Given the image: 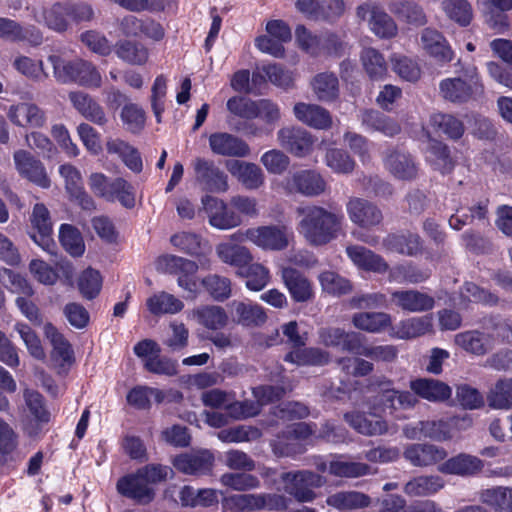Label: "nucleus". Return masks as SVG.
<instances>
[{"mask_svg": "<svg viewBox=\"0 0 512 512\" xmlns=\"http://www.w3.org/2000/svg\"><path fill=\"white\" fill-rule=\"evenodd\" d=\"M296 213L300 218L297 231L312 246H324L342 232L344 215L338 208L307 205L298 207Z\"/></svg>", "mask_w": 512, "mask_h": 512, "instance_id": "obj_1", "label": "nucleus"}, {"mask_svg": "<svg viewBox=\"0 0 512 512\" xmlns=\"http://www.w3.org/2000/svg\"><path fill=\"white\" fill-rule=\"evenodd\" d=\"M467 79L460 76L447 77L439 82V95L447 102L462 105L484 95V84L476 66L463 70Z\"/></svg>", "mask_w": 512, "mask_h": 512, "instance_id": "obj_2", "label": "nucleus"}, {"mask_svg": "<svg viewBox=\"0 0 512 512\" xmlns=\"http://www.w3.org/2000/svg\"><path fill=\"white\" fill-rule=\"evenodd\" d=\"M24 406L21 411V426L29 437H37L50 421V413L45 407L42 395L32 389L23 392Z\"/></svg>", "mask_w": 512, "mask_h": 512, "instance_id": "obj_3", "label": "nucleus"}, {"mask_svg": "<svg viewBox=\"0 0 512 512\" xmlns=\"http://www.w3.org/2000/svg\"><path fill=\"white\" fill-rule=\"evenodd\" d=\"M283 490L298 502H312L316 498L313 488L321 487L324 478L309 470L286 472L281 475Z\"/></svg>", "mask_w": 512, "mask_h": 512, "instance_id": "obj_4", "label": "nucleus"}, {"mask_svg": "<svg viewBox=\"0 0 512 512\" xmlns=\"http://www.w3.org/2000/svg\"><path fill=\"white\" fill-rule=\"evenodd\" d=\"M370 386L380 391L377 403L372 406L375 411H389L394 414L398 409H409L415 406L417 399L410 392L398 391L393 388V383L386 377H375Z\"/></svg>", "mask_w": 512, "mask_h": 512, "instance_id": "obj_5", "label": "nucleus"}, {"mask_svg": "<svg viewBox=\"0 0 512 512\" xmlns=\"http://www.w3.org/2000/svg\"><path fill=\"white\" fill-rule=\"evenodd\" d=\"M26 10L32 20L55 32L63 33L69 28L70 2H54L48 5L35 3L28 5Z\"/></svg>", "mask_w": 512, "mask_h": 512, "instance_id": "obj_6", "label": "nucleus"}, {"mask_svg": "<svg viewBox=\"0 0 512 512\" xmlns=\"http://www.w3.org/2000/svg\"><path fill=\"white\" fill-rule=\"evenodd\" d=\"M315 425L305 422L292 424L278 435L272 442V449L279 457H294L305 452V447L299 441L306 440L315 432Z\"/></svg>", "mask_w": 512, "mask_h": 512, "instance_id": "obj_7", "label": "nucleus"}, {"mask_svg": "<svg viewBox=\"0 0 512 512\" xmlns=\"http://www.w3.org/2000/svg\"><path fill=\"white\" fill-rule=\"evenodd\" d=\"M356 16L362 21H367L369 29L379 38H393L398 33L396 22L375 2L367 1L357 6Z\"/></svg>", "mask_w": 512, "mask_h": 512, "instance_id": "obj_8", "label": "nucleus"}, {"mask_svg": "<svg viewBox=\"0 0 512 512\" xmlns=\"http://www.w3.org/2000/svg\"><path fill=\"white\" fill-rule=\"evenodd\" d=\"M195 181L203 191L224 193L229 189L228 176L214 161L202 157L193 160Z\"/></svg>", "mask_w": 512, "mask_h": 512, "instance_id": "obj_9", "label": "nucleus"}, {"mask_svg": "<svg viewBox=\"0 0 512 512\" xmlns=\"http://www.w3.org/2000/svg\"><path fill=\"white\" fill-rule=\"evenodd\" d=\"M247 239L263 250L280 251L289 245L291 233L284 225H264L247 229Z\"/></svg>", "mask_w": 512, "mask_h": 512, "instance_id": "obj_10", "label": "nucleus"}, {"mask_svg": "<svg viewBox=\"0 0 512 512\" xmlns=\"http://www.w3.org/2000/svg\"><path fill=\"white\" fill-rule=\"evenodd\" d=\"M284 189L291 194H301L306 197H315L324 193L326 182L314 170H300L289 174L283 180Z\"/></svg>", "mask_w": 512, "mask_h": 512, "instance_id": "obj_11", "label": "nucleus"}, {"mask_svg": "<svg viewBox=\"0 0 512 512\" xmlns=\"http://www.w3.org/2000/svg\"><path fill=\"white\" fill-rule=\"evenodd\" d=\"M31 228L30 237L44 251L53 254L56 244L52 238L53 224L50 212L42 203L34 205L30 216Z\"/></svg>", "mask_w": 512, "mask_h": 512, "instance_id": "obj_12", "label": "nucleus"}, {"mask_svg": "<svg viewBox=\"0 0 512 512\" xmlns=\"http://www.w3.org/2000/svg\"><path fill=\"white\" fill-rule=\"evenodd\" d=\"M209 224L219 230H230L242 224V217L216 197L205 195L201 199Z\"/></svg>", "mask_w": 512, "mask_h": 512, "instance_id": "obj_13", "label": "nucleus"}, {"mask_svg": "<svg viewBox=\"0 0 512 512\" xmlns=\"http://www.w3.org/2000/svg\"><path fill=\"white\" fill-rule=\"evenodd\" d=\"M43 330L52 346L50 353L52 366L59 374L66 373L74 363V353L70 343L52 323H46Z\"/></svg>", "mask_w": 512, "mask_h": 512, "instance_id": "obj_14", "label": "nucleus"}, {"mask_svg": "<svg viewBox=\"0 0 512 512\" xmlns=\"http://www.w3.org/2000/svg\"><path fill=\"white\" fill-rule=\"evenodd\" d=\"M279 145L292 155L302 158L311 154L316 138L307 130L287 126L277 132Z\"/></svg>", "mask_w": 512, "mask_h": 512, "instance_id": "obj_15", "label": "nucleus"}, {"mask_svg": "<svg viewBox=\"0 0 512 512\" xmlns=\"http://www.w3.org/2000/svg\"><path fill=\"white\" fill-rule=\"evenodd\" d=\"M422 51L440 64L450 63L455 53L446 37L437 29L426 27L419 34Z\"/></svg>", "mask_w": 512, "mask_h": 512, "instance_id": "obj_16", "label": "nucleus"}, {"mask_svg": "<svg viewBox=\"0 0 512 512\" xmlns=\"http://www.w3.org/2000/svg\"><path fill=\"white\" fill-rule=\"evenodd\" d=\"M346 212L353 224L365 229L379 226L383 221L381 209L360 197L349 198L346 203Z\"/></svg>", "mask_w": 512, "mask_h": 512, "instance_id": "obj_17", "label": "nucleus"}, {"mask_svg": "<svg viewBox=\"0 0 512 512\" xmlns=\"http://www.w3.org/2000/svg\"><path fill=\"white\" fill-rule=\"evenodd\" d=\"M497 333V327L492 332L479 330L464 331L454 336V344L467 353L482 356L492 350L496 340L501 338Z\"/></svg>", "mask_w": 512, "mask_h": 512, "instance_id": "obj_18", "label": "nucleus"}, {"mask_svg": "<svg viewBox=\"0 0 512 512\" xmlns=\"http://www.w3.org/2000/svg\"><path fill=\"white\" fill-rule=\"evenodd\" d=\"M13 160L21 177L41 188L50 187L51 181L43 163L30 152L23 149L16 150L13 154Z\"/></svg>", "mask_w": 512, "mask_h": 512, "instance_id": "obj_19", "label": "nucleus"}, {"mask_svg": "<svg viewBox=\"0 0 512 512\" xmlns=\"http://www.w3.org/2000/svg\"><path fill=\"white\" fill-rule=\"evenodd\" d=\"M117 492L138 504H148L155 496L154 489L147 484L138 471L121 477L116 484Z\"/></svg>", "mask_w": 512, "mask_h": 512, "instance_id": "obj_20", "label": "nucleus"}, {"mask_svg": "<svg viewBox=\"0 0 512 512\" xmlns=\"http://www.w3.org/2000/svg\"><path fill=\"white\" fill-rule=\"evenodd\" d=\"M283 501L282 497L270 494H232L222 498L224 510L232 512H252L271 506L273 500Z\"/></svg>", "mask_w": 512, "mask_h": 512, "instance_id": "obj_21", "label": "nucleus"}, {"mask_svg": "<svg viewBox=\"0 0 512 512\" xmlns=\"http://www.w3.org/2000/svg\"><path fill=\"white\" fill-rule=\"evenodd\" d=\"M379 411L370 408L369 413L354 411L344 415L345 421L358 433L366 436L383 435L388 432V423L381 416Z\"/></svg>", "mask_w": 512, "mask_h": 512, "instance_id": "obj_22", "label": "nucleus"}, {"mask_svg": "<svg viewBox=\"0 0 512 512\" xmlns=\"http://www.w3.org/2000/svg\"><path fill=\"white\" fill-rule=\"evenodd\" d=\"M209 147L215 155L225 157H247L251 149L240 137L227 132H215L209 136Z\"/></svg>", "mask_w": 512, "mask_h": 512, "instance_id": "obj_23", "label": "nucleus"}, {"mask_svg": "<svg viewBox=\"0 0 512 512\" xmlns=\"http://www.w3.org/2000/svg\"><path fill=\"white\" fill-rule=\"evenodd\" d=\"M447 451L434 444L414 443L409 444L404 452V458L415 467L433 466L447 457Z\"/></svg>", "mask_w": 512, "mask_h": 512, "instance_id": "obj_24", "label": "nucleus"}, {"mask_svg": "<svg viewBox=\"0 0 512 512\" xmlns=\"http://www.w3.org/2000/svg\"><path fill=\"white\" fill-rule=\"evenodd\" d=\"M213 464L214 456L207 449L184 453L174 459L175 468L189 475L207 474L211 472Z\"/></svg>", "mask_w": 512, "mask_h": 512, "instance_id": "obj_25", "label": "nucleus"}, {"mask_svg": "<svg viewBox=\"0 0 512 512\" xmlns=\"http://www.w3.org/2000/svg\"><path fill=\"white\" fill-rule=\"evenodd\" d=\"M6 115L11 123L19 127L41 128L46 124L45 112L33 103L12 104Z\"/></svg>", "mask_w": 512, "mask_h": 512, "instance_id": "obj_26", "label": "nucleus"}, {"mask_svg": "<svg viewBox=\"0 0 512 512\" xmlns=\"http://www.w3.org/2000/svg\"><path fill=\"white\" fill-rule=\"evenodd\" d=\"M385 169L395 178L411 180L418 172L414 158L402 150H389L383 159Z\"/></svg>", "mask_w": 512, "mask_h": 512, "instance_id": "obj_27", "label": "nucleus"}, {"mask_svg": "<svg viewBox=\"0 0 512 512\" xmlns=\"http://www.w3.org/2000/svg\"><path fill=\"white\" fill-rule=\"evenodd\" d=\"M391 297L397 307L410 313L427 312L435 306V299L431 295L415 289L397 290Z\"/></svg>", "mask_w": 512, "mask_h": 512, "instance_id": "obj_28", "label": "nucleus"}, {"mask_svg": "<svg viewBox=\"0 0 512 512\" xmlns=\"http://www.w3.org/2000/svg\"><path fill=\"white\" fill-rule=\"evenodd\" d=\"M293 113L298 121L314 129L327 130L333 124L330 112L317 104L296 103L293 107Z\"/></svg>", "mask_w": 512, "mask_h": 512, "instance_id": "obj_29", "label": "nucleus"}, {"mask_svg": "<svg viewBox=\"0 0 512 512\" xmlns=\"http://www.w3.org/2000/svg\"><path fill=\"white\" fill-rule=\"evenodd\" d=\"M225 167L246 189L256 190L264 184V173L255 163L234 159L226 161Z\"/></svg>", "mask_w": 512, "mask_h": 512, "instance_id": "obj_30", "label": "nucleus"}, {"mask_svg": "<svg viewBox=\"0 0 512 512\" xmlns=\"http://www.w3.org/2000/svg\"><path fill=\"white\" fill-rule=\"evenodd\" d=\"M229 309L233 322L238 325L256 327L267 320L263 307L251 301L234 300L229 304Z\"/></svg>", "mask_w": 512, "mask_h": 512, "instance_id": "obj_31", "label": "nucleus"}, {"mask_svg": "<svg viewBox=\"0 0 512 512\" xmlns=\"http://www.w3.org/2000/svg\"><path fill=\"white\" fill-rule=\"evenodd\" d=\"M282 281L295 302H309L314 298L312 283L298 270L284 267L281 270Z\"/></svg>", "mask_w": 512, "mask_h": 512, "instance_id": "obj_32", "label": "nucleus"}, {"mask_svg": "<svg viewBox=\"0 0 512 512\" xmlns=\"http://www.w3.org/2000/svg\"><path fill=\"white\" fill-rule=\"evenodd\" d=\"M432 332L433 317L428 314L399 321L392 329V336L402 340H411Z\"/></svg>", "mask_w": 512, "mask_h": 512, "instance_id": "obj_33", "label": "nucleus"}, {"mask_svg": "<svg viewBox=\"0 0 512 512\" xmlns=\"http://www.w3.org/2000/svg\"><path fill=\"white\" fill-rule=\"evenodd\" d=\"M68 98L73 107L87 120L100 126L107 123L104 109L89 94L82 91H72L68 94Z\"/></svg>", "mask_w": 512, "mask_h": 512, "instance_id": "obj_34", "label": "nucleus"}, {"mask_svg": "<svg viewBox=\"0 0 512 512\" xmlns=\"http://www.w3.org/2000/svg\"><path fill=\"white\" fill-rule=\"evenodd\" d=\"M349 259L359 269L374 273H385L389 270L387 262L378 254L360 245H350L346 248Z\"/></svg>", "mask_w": 512, "mask_h": 512, "instance_id": "obj_35", "label": "nucleus"}, {"mask_svg": "<svg viewBox=\"0 0 512 512\" xmlns=\"http://www.w3.org/2000/svg\"><path fill=\"white\" fill-rule=\"evenodd\" d=\"M483 462L476 456L461 453L446 460L438 466V471L444 474L472 476L480 472Z\"/></svg>", "mask_w": 512, "mask_h": 512, "instance_id": "obj_36", "label": "nucleus"}, {"mask_svg": "<svg viewBox=\"0 0 512 512\" xmlns=\"http://www.w3.org/2000/svg\"><path fill=\"white\" fill-rule=\"evenodd\" d=\"M389 9L398 20L408 25L422 27L428 23L424 8L415 1L396 0L390 4Z\"/></svg>", "mask_w": 512, "mask_h": 512, "instance_id": "obj_37", "label": "nucleus"}, {"mask_svg": "<svg viewBox=\"0 0 512 512\" xmlns=\"http://www.w3.org/2000/svg\"><path fill=\"white\" fill-rule=\"evenodd\" d=\"M215 252L219 260L229 266L241 270L253 261L249 248L232 242H221L216 245Z\"/></svg>", "mask_w": 512, "mask_h": 512, "instance_id": "obj_38", "label": "nucleus"}, {"mask_svg": "<svg viewBox=\"0 0 512 512\" xmlns=\"http://www.w3.org/2000/svg\"><path fill=\"white\" fill-rule=\"evenodd\" d=\"M370 503V497L358 491H340L326 498V504L340 512L363 509L368 507Z\"/></svg>", "mask_w": 512, "mask_h": 512, "instance_id": "obj_39", "label": "nucleus"}, {"mask_svg": "<svg viewBox=\"0 0 512 512\" xmlns=\"http://www.w3.org/2000/svg\"><path fill=\"white\" fill-rule=\"evenodd\" d=\"M383 247L390 252L415 256L422 251V241L414 233L390 234L383 239Z\"/></svg>", "mask_w": 512, "mask_h": 512, "instance_id": "obj_40", "label": "nucleus"}, {"mask_svg": "<svg viewBox=\"0 0 512 512\" xmlns=\"http://www.w3.org/2000/svg\"><path fill=\"white\" fill-rule=\"evenodd\" d=\"M410 388L416 395L431 402L445 401L450 398L452 393L447 384L427 378L411 381Z\"/></svg>", "mask_w": 512, "mask_h": 512, "instance_id": "obj_41", "label": "nucleus"}, {"mask_svg": "<svg viewBox=\"0 0 512 512\" xmlns=\"http://www.w3.org/2000/svg\"><path fill=\"white\" fill-rule=\"evenodd\" d=\"M146 307L154 316L175 315L184 308L181 299L166 291H159L146 299Z\"/></svg>", "mask_w": 512, "mask_h": 512, "instance_id": "obj_42", "label": "nucleus"}, {"mask_svg": "<svg viewBox=\"0 0 512 512\" xmlns=\"http://www.w3.org/2000/svg\"><path fill=\"white\" fill-rule=\"evenodd\" d=\"M445 486V481L438 475H420L409 480L404 486V493L409 497L430 496Z\"/></svg>", "mask_w": 512, "mask_h": 512, "instance_id": "obj_43", "label": "nucleus"}, {"mask_svg": "<svg viewBox=\"0 0 512 512\" xmlns=\"http://www.w3.org/2000/svg\"><path fill=\"white\" fill-rule=\"evenodd\" d=\"M362 125L371 131H378L387 137H393L400 133V124L379 111L368 110L361 115Z\"/></svg>", "mask_w": 512, "mask_h": 512, "instance_id": "obj_44", "label": "nucleus"}, {"mask_svg": "<svg viewBox=\"0 0 512 512\" xmlns=\"http://www.w3.org/2000/svg\"><path fill=\"white\" fill-rule=\"evenodd\" d=\"M353 325L369 333H380L392 324L390 314L385 312H358L352 317Z\"/></svg>", "mask_w": 512, "mask_h": 512, "instance_id": "obj_45", "label": "nucleus"}, {"mask_svg": "<svg viewBox=\"0 0 512 512\" xmlns=\"http://www.w3.org/2000/svg\"><path fill=\"white\" fill-rule=\"evenodd\" d=\"M12 67L23 77L36 83L45 81L49 76L42 60L22 54L14 57Z\"/></svg>", "mask_w": 512, "mask_h": 512, "instance_id": "obj_46", "label": "nucleus"}, {"mask_svg": "<svg viewBox=\"0 0 512 512\" xmlns=\"http://www.w3.org/2000/svg\"><path fill=\"white\" fill-rule=\"evenodd\" d=\"M107 152L118 155L124 164L133 172L142 171L143 164L136 148L121 139H109L106 142Z\"/></svg>", "mask_w": 512, "mask_h": 512, "instance_id": "obj_47", "label": "nucleus"}, {"mask_svg": "<svg viewBox=\"0 0 512 512\" xmlns=\"http://www.w3.org/2000/svg\"><path fill=\"white\" fill-rule=\"evenodd\" d=\"M486 400L489 407L499 410L512 408V378H501L489 389Z\"/></svg>", "mask_w": 512, "mask_h": 512, "instance_id": "obj_48", "label": "nucleus"}, {"mask_svg": "<svg viewBox=\"0 0 512 512\" xmlns=\"http://www.w3.org/2000/svg\"><path fill=\"white\" fill-rule=\"evenodd\" d=\"M312 90L318 100L329 102L338 97L339 81L331 72L318 73L311 80Z\"/></svg>", "mask_w": 512, "mask_h": 512, "instance_id": "obj_49", "label": "nucleus"}, {"mask_svg": "<svg viewBox=\"0 0 512 512\" xmlns=\"http://www.w3.org/2000/svg\"><path fill=\"white\" fill-rule=\"evenodd\" d=\"M191 316L199 324L212 330L221 329L228 322V315L224 308L216 305L198 307L191 312Z\"/></svg>", "mask_w": 512, "mask_h": 512, "instance_id": "obj_50", "label": "nucleus"}, {"mask_svg": "<svg viewBox=\"0 0 512 512\" xmlns=\"http://www.w3.org/2000/svg\"><path fill=\"white\" fill-rule=\"evenodd\" d=\"M363 69L371 80H382L388 72L384 56L376 49L364 48L360 55Z\"/></svg>", "mask_w": 512, "mask_h": 512, "instance_id": "obj_51", "label": "nucleus"}, {"mask_svg": "<svg viewBox=\"0 0 512 512\" xmlns=\"http://www.w3.org/2000/svg\"><path fill=\"white\" fill-rule=\"evenodd\" d=\"M237 275L246 279V287L251 291H261L270 282V271L261 263L250 262L237 270Z\"/></svg>", "mask_w": 512, "mask_h": 512, "instance_id": "obj_52", "label": "nucleus"}, {"mask_svg": "<svg viewBox=\"0 0 512 512\" xmlns=\"http://www.w3.org/2000/svg\"><path fill=\"white\" fill-rule=\"evenodd\" d=\"M480 500L497 512H512V488L493 487L483 490Z\"/></svg>", "mask_w": 512, "mask_h": 512, "instance_id": "obj_53", "label": "nucleus"}, {"mask_svg": "<svg viewBox=\"0 0 512 512\" xmlns=\"http://www.w3.org/2000/svg\"><path fill=\"white\" fill-rule=\"evenodd\" d=\"M198 268L199 266L196 262L180 257L174 274L177 276L178 286L194 296L198 293V281L195 276Z\"/></svg>", "mask_w": 512, "mask_h": 512, "instance_id": "obj_54", "label": "nucleus"}, {"mask_svg": "<svg viewBox=\"0 0 512 512\" xmlns=\"http://www.w3.org/2000/svg\"><path fill=\"white\" fill-rule=\"evenodd\" d=\"M329 354L319 348H300L285 356V361L298 366L325 365L329 362Z\"/></svg>", "mask_w": 512, "mask_h": 512, "instance_id": "obj_55", "label": "nucleus"}, {"mask_svg": "<svg viewBox=\"0 0 512 512\" xmlns=\"http://www.w3.org/2000/svg\"><path fill=\"white\" fill-rule=\"evenodd\" d=\"M430 122L437 131L453 140L461 138L465 131L463 122L452 114L435 113Z\"/></svg>", "mask_w": 512, "mask_h": 512, "instance_id": "obj_56", "label": "nucleus"}, {"mask_svg": "<svg viewBox=\"0 0 512 512\" xmlns=\"http://www.w3.org/2000/svg\"><path fill=\"white\" fill-rule=\"evenodd\" d=\"M441 8L445 15L460 26H467L473 18V10L467 0H444Z\"/></svg>", "mask_w": 512, "mask_h": 512, "instance_id": "obj_57", "label": "nucleus"}, {"mask_svg": "<svg viewBox=\"0 0 512 512\" xmlns=\"http://www.w3.org/2000/svg\"><path fill=\"white\" fill-rule=\"evenodd\" d=\"M430 277V271L411 264L398 265L389 270V280L396 283H421Z\"/></svg>", "mask_w": 512, "mask_h": 512, "instance_id": "obj_58", "label": "nucleus"}, {"mask_svg": "<svg viewBox=\"0 0 512 512\" xmlns=\"http://www.w3.org/2000/svg\"><path fill=\"white\" fill-rule=\"evenodd\" d=\"M72 83L88 88H99L102 85V76L94 64L78 58Z\"/></svg>", "mask_w": 512, "mask_h": 512, "instance_id": "obj_59", "label": "nucleus"}, {"mask_svg": "<svg viewBox=\"0 0 512 512\" xmlns=\"http://www.w3.org/2000/svg\"><path fill=\"white\" fill-rule=\"evenodd\" d=\"M422 435L438 442L451 440L453 437V421L452 420H426L421 421Z\"/></svg>", "mask_w": 512, "mask_h": 512, "instance_id": "obj_60", "label": "nucleus"}, {"mask_svg": "<svg viewBox=\"0 0 512 512\" xmlns=\"http://www.w3.org/2000/svg\"><path fill=\"white\" fill-rule=\"evenodd\" d=\"M161 403L164 400V393L156 388L137 386L130 390L127 395V402L137 409H148L151 400Z\"/></svg>", "mask_w": 512, "mask_h": 512, "instance_id": "obj_61", "label": "nucleus"}, {"mask_svg": "<svg viewBox=\"0 0 512 512\" xmlns=\"http://www.w3.org/2000/svg\"><path fill=\"white\" fill-rule=\"evenodd\" d=\"M59 240L63 248L74 257L81 256L85 251V244L81 233L72 225L62 224L59 230Z\"/></svg>", "mask_w": 512, "mask_h": 512, "instance_id": "obj_62", "label": "nucleus"}, {"mask_svg": "<svg viewBox=\"0 0 512 512\" xmlns=\"http://www.w3.org/2000/svg\"><path fill=\"white\" fill-rule=\"evenodd\" d=\"M219 481L223 486L239 492L257 489L260 486V480L249 473L226 472L221 475Z\"/></svg>", "mask_w": 512, "mask_h": 512, "instance_id": "obj_63", "label": "nucleus"}, {"mask_svg": "<svg viewBox=\"0 0 512 512\" xmlns=\"http://www.w3.org/2000/svg\"><path fill=\"white\" fill-rule=\"evenodd\" d=\"M390 61L393 71L401 79L409 82H415L419 80L421 76V69L418 63L413 59L405 55L393 54Z\"/></svg>", "mask_w": 512, "mask_h": 512, "instance_id": "obj_64", "label": "nucleus"}]
</instances>
